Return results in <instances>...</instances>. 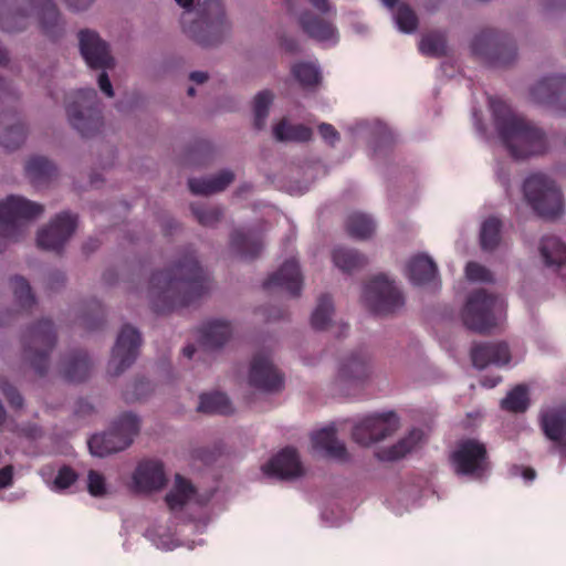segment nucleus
I'll use <instances>...</instances> for the list:
<instances>
[{
    "label": "nucleus",
    "mask_w": 566,
    "mask_h": 566,
    "mask_svg": "<svg viewBox=\"0 0 566 566\" xmlns=\"http://www.w3.org/2000/svg\"><path fill=\"white\" fill-rule=\"evenodd\" d=\"M195 494L192 483L176 474L174 488L166 494L165 501L170 511L181 510Z\"/></svg>",
    "instance_id": "obj_34"
},
{
    "label": "nucleus",
    "mask_w": 566,
    "mask_h": 566,
    "mask_svg": "<svg viewBox=\"0 0 566 566\" xmlns=\"http://www.w3.org/2000/svg\"><path fill=\"white\" fill-rule=\"evenodd\" d=\"M523 192L534 211L543 218H556L563 212V196L546 175H531L523 185Z\"/></svg>",
    "instance_id": "obj_8"
},
{
    "label": "nucleus",
    "mask_w": 566,
    "mask_h": 566,
    "mask_svg": "<svg viewBox=\"0 0 566 566\" xmlns=\"http://www.w3.org/2000/svg\"><path fill=\"white\" fill-rule=\"evenodd\" d=\"M65 275L60 271H55L50 275V289L55 290L64 284Z\"/></svg>",
    "instance_id": "obj_64"
},
{
    "label": "nucleus",
    "mask_w": 566,
    "mask_h": 566,
    "mask_svg": "<svg viewBox=\"0 0 566 566\" xmlns=\"http://www.w3.org/2000/svg\"><path fill=\"white\" fill-rule=\"evenodd\" d=\"M501 407L511 412H524L528 407L527 388L524 385H517L501 401Z\"/></svg>",
    "instance_id": "obj_46"
},
{
    "label": "nucleus",
    "mask_w": 566,
    "mask_h": 566,
    "mask_svg": "<svg viewBox=\"0 0 566 566\" xmlns=\"http://www.w3.org/2000/svg\"><path fill=\"white\" fill-rule=\"evenodd\" d=\"M291 73L302 87H313L321 81V72L312 62H297L292 65Z\"/></svg>",
    "instance_id": "obj_42"
},
{
    "label": "nucleus",
    "mask_w": 566,
    "mask_h": 566,
    "mask_svg": "<svg viewBox=\"0 0 566 566\" xmlns=\"http://www.w3.org/2000/svg\"><path fill=\"white\" fill-rule=\"evenodd\" d=\"M370 374V359L360 349L344 356L339 360L335 380L340 386H357L367 380Z\"/></svg>",
    "instance_id": "obj_18"
},
{
    "label": "nucleus",
    "mask_w": 566,
    "mask_h": 566,
    "mask_svg": "<svg viewBox=\"0 0 566 566\" xmlns=\"http://www.w3.org/2000/svg\"><path fill=\"white\" fill-rule=\"evenodd\" d=\"M495 130L510 155L515 159H525L542 155L547 149L544 132L512 108L499 97H490Z\"/></svg>",
    "instance_id": "obj_2"
},
{
    "label": "nucleus",
    "mask_w": 566,
    "mask_h": 566,
    "mask_svg": "<svg viewBox=\"0 0 566 566\" xmlns=\"http://www.w3.org/2000/svg\"><path fill=\"white\" fill-rule=\"evenodd\" d=\"M230 245L243 259H255L262 251V238L255 232L234 230L231 234Z\"/></svg>",
    "instance_id": "obj_30"
},
{
    "label": "nucleus",
    "mask_w": 566,
    "mask_h": 566,
    "mask_svg": "<svg viewBox=\"0 0 566 566\" xmlns=\"http://www.w3.org/2000/svg\"><path fill=\"white\" fill-rule=\"evenodd\" d=\"M185 9L181 17L184 32L202 46L216 45L229 30L221 0H203L198 3L196 18L192 15L195 0H175Z\"/></svg>",
    "instance_id": "obj_3"
},
{
    "label": "nucleus",
    "mask_w": 566,
    "mask_h": 566,
    "mask_svg": "<svg viewBox=\"0 0 566 566\" xmlns=\"http://www.w3.org/2000/svg\"><path fill=\"white\" fill-rule=\"evenodd\" d=\"M13 478V470L10 465L0 469V489L7 488L11 484Z\"/></svg>",
    "instance_id": "obj_62"
},
{
    "label": "nucleus",
    "mask_w": 566,
    "mask_h": 566,
    "mask_svg": "<svg viewBox=\"0 0 566 566\" xmlns=\"http://www.w3.org/2000/svg\"><path fill=\"white\" fill-rule=\"evenodd\" d=\"M280 45L289 53H296L300 50V44L296 39L290 36H282Z\"/></svg>",
    "instance_id": "obj_61"
},
{
    "label": "nucleus",
    "mask_w": 566,
    "mask_h": 566,
    "mask_svg": "<svg viewBox=\"0 0 566 566\" xmlns=\"http://www.w3.org/2000/svg\"><path fill=\"white\" fill-rule=\"evenodd\" d=\"M422 438L423 431L421 429H412L406 438L399 440L392 447L377 452V457L380 461L399 460L409 453Z\"/></svg>",
    "instance_id": "obj_33"
},
{
    "label": "nucleus",
    "mask_w": 566,
    "mask_h": 566,
    "mask_svg": "<svg viewBox=\"0 0 566 566\" xmlns=\"http://www.w3.org/2000/svg\"><path fill=\"white\" fill-rule=\"evenodd\" d=\"M399 418L395 412L366 417L352 432L353 440L360 446L381 441L397 431Z\"/></svg>",
    "instance_id": "obj_14"
},
{
    "label": "nucleus",
    "mask_w": 566,
    "mask_h": 566,
    "mask_svg": "<svg viewBox=\"0 0 566 566\" xmlns=\"http://www.w3.org/2000/svg\"><path fill=\"white\" fill-rule=\"evenodd\" d=\"M234 179L230 170H222L211 178H190L188 186L193 195L209 196L224 190Z\"/></svg>",
    "instance_id": "obj_31"
},
{
    "label": "nucleus",
    "mask_w": 566,
    "mask_h": 566,
    "mask_svg": "<svg viewBox=\"0 0 566 566\" xmlns=\"http://www.w3.org/2000/svg\"><path fill=\"white\" fill-rule=\"evenodd\" d=\"M531 97L537 104L566 113V76L552 75L539 80L531 87Z\"/></svg>",
    "instance_id": "obj_15"
},
{
    "label": "nucleus",
    "mask_w": 566,
    "mask_h": 566,
    "mask_svg": "<svg viewBox=\"0 0 566 566\" xmlns=\"http://www.w3.org/2000/svg\"><path fill=\"white\" fill-rule=\"evenodd\" d=\"M142 337L139 332L130 325H124L117 336L108 363V370L113 376L120 375L136 360Z\"/></svg>",
    "instance_id": "obj_13"
},
{
    "label": "nucleus",
    "mask_w": 566,
    "mask_h": 566,
    "mask_svg": "<svg viewBox=\"0 0 566 566\" xmlns=\"http://www.w3.org/2000/svg\"><path fill=\"white\" fill-rule=\"evenodd\" d=\"M77 218L70 212L57 214L51 223L38 231V248L60 251L75 231Z\"/></svg>",
    "instance_id": "obj_16"
},
{
    "label": "nucleus",
    "mask_w": 566,
    "mask_h": 566,
    "mask_svg": "<svg viewBox=\"0 0 566 566\" xmlns=\"http://www.w3.org/2000/svg\"><path fill=\"white\" fill-rule=\"evenodd\" d=\"M70 9L75 11L86 10L94 0H64Z\"/></svg>",
    "instance_id": "obj_63"
},
{
    "label": "nucleus",
    "mask_w": 566,
    "mask_h": 566,
    "mask_svg": "<svg viewBox=\"0 0 566 566\" xmlns=\"http://www.w3.org/2000/svg\"><path fill=\"white\" fill-rule=\"evenodd\" d=\"M13 295L22 310L31 307L34 297L29 282L22 276H15L10 281Z\"/></svg>",
    "instance_id": "obj_48"
},
{
    "label": "nucleus",
    "mask_w": 566,
    "mask_h": 566,
    "mask_svg": "<svg viewBox=\"0 0 566 566\" xmlns=\"http://www.w3.org/2000/svg\"><path fill=\"white\" fill-rule=\"evenodd\" d=\"M334 264L345 273H352L367 264L365 255L356 250L338 247L333 251Z\"/></svg>",
    "instance_id": "obj_39"
},
{
    "label": "nucleus",
    "mask_w": 566,
    "mask_h": 566,
    "mask_svg": "<svg viewBox=\"0 0 566 566\" xmlns=\"http://www.w3.org/2000/svg\"><path fill=\"white\" fill-rule=\"evenodd\" d=\"M450 460L459 475L481 478L489 470L488 450L476 439L461 440L451 453Z\"/></svg>",
    "instance_id": "obj_12"
},
{
    "label": "nucleus",
    "mask_w": 566,
    "mask_h": 566,
    "mask_svg": "<svg viewBox=\"0 0 566 566\" xmlns=\"http://www.w3.org/2000/svg\"><path fill=\"white\" fill-rule=\"evenodd\" d=\"M150 389V384L149 381L145 380V379H140L138 381L135 382L134 385V394L133 396L129 395V392H126L125 394V399L127 401H130V400H140L145 397L146 395V391H148Z\"/></svg>",
    "instance_id": "obj_59"
},
{
    "label": "nucleus",
    "mask_w": 566,
    "mask_h": 566,
    "mask_svg": "<svg viewBox=\"0 0 566 566\" xmlns=\"http://www.w3.org/2000/svg\"><path fill=\"white\" fill-rule=\"evenodd\" d=\"M407 275L413 285H429L438 281V268L431 258L418 254L407 264Z\"/></svg>",
    "instance_id": "obj_26"
},
{
    "label": "nucleus",
    "mask_w": 566,
    "mask_h": 566,
    "mask_svg": "<svg viewBox=\"0 0 566 566\" xmlns=\"http://www.w3.org/2000/svg\"><path fill=\"white\" fill-rule=\"evenodd\" d=\"M263 287L268 291L280 289L294 297L300 296L303 287V276L298 262L293 258L286 260L276 272L264 281Z\"/></svg>",
    "instance_id": "obj_19"
},
{
    "label": "nucleus",
    "mask_w": 566,
    "mask_h": 566,
    "mask_svg": "<svg viewBox=\"0 0 566 566\" xmlns=\"http://www.w3.org/2000/svg\"><path fill=\"white\" fill-rule=\"evenodd\" d=\"M92 361L84 350H75L63 360L61 373L69 382H82L91 373Z\"/></svg>",
    "instance_id": "obj_28"
},
{
    "label": "nucleus",
    "mask_w": 566,
    "mask_h": 566,
    "mask_svg": "<svg viewBox=\"0 0 566 566\" xmlns=\"http://www.w3.org/2000/svg\"><path fill=\"white\" fill-rule=\"evenodd\" d=\"M472 364L478 369L489 365L504 366L511 360L510 348L504 342L479 343L471 348Z\"/></svg>",
    "instance_id": "obj_20"
},
{
    "label": "nucleus",
    "mask_w": 566,
    "mask_h": 566,
    "mask_svg": "<svg viewBox=\"0 0 566 566\" xmlns=\"http://www.w3.org/2000/svg\"><path fill=\"white\" fill-rule=\"evenodd\" d=\"M18 0H0V29L4 32H20L27 28V17L15 10Z\"/></svg>",
    "instance_id": "obj_35"
},
{
    "label": "nucleus",
    "mask_w": 566,
    "mask_h": 566,
    "mask_svg": "<svg viewBox=\"0 0 566 566\" xmlns=\"http://www.w3.org/2000/svg\"><path fill=\"white\" fill-rule=\"evenodd\" d=\"M363 298L369 311L379 316L392 314L405 305L402 292L384 274L365 284Z\"/></svg>",
    "instance_id": "obj_10"
},
{
    "label": "nucleus",
    "mask_w": 566,
    "mask_h": 566,
    "mask_svg": "<svg viewBox=\"0 0 566 566\" xmlns=\"http://www.w3.org/2000/svg\"><path fill=\"white\" fill-rule=\"evenodd\" d=\"M78 479V474L69 465H63L59 469L52 489L55 491H63L72 486Z\"/></svg>",
    "instance_id": "obj_51"
},
{
    "label": "nucleus",
    "mask_w": 566,
    "mask_h": 566,
    "mask_svg": "<svg viewBox=\"0 0 566 566\" xmlns=\"http://www.w3.org/2000/svg\"><path fill=\"white\" fill-rule=\"evenodd\" d=\"M395 20L400 31L410 33L413 32L418 27V18L412 9L407 4L398 7Z\"/></svg>",
    "instance_id": "obj_50"
},
{
    "label": "nucleus",
    "mask_w": 566,
    "mask_h": 566,
    "mask_svg": "<svg viewBox=\"0 0 566 566\" xmlns=\"http://www.w3.org/2000/svg\"><path fill=\"white\" fill-rule=\"evenodd\" d=\"M56 344V331L52 321L38 318V378L46 374L48 356Z\"/></svg>",
    "instance_id": "obj_25"
},
{
    "label": "nucleus",
    "mask_w": 566,
    "mask_h": 566,
    "mask_svg": "<svg viewBox=\"0 0 566 566\" xmlns=\"http://www.w3.org/2000/svg\"><path fill=\"white\" fill-rule=\"evenodd\" d=\"M104 323V311L99 303L94 304V308L92 310L91 317L84 318V325L87 329H96Z\"/></svg>",
    "instance_id": "obj_56"
},
{
    "label": "nucleus",
    "mask_w": 566,
    "mask_h": 566,
    "mask_svg": "<svg viewBox=\"0 0 566 566\" xmlns=\"http://www.w3.org/2000/svg\"><path fill=\"white\" fill-rule=\"evenodd\" d=\"M472 53L493 67L511 65L516 60V45L510 35L492 29L476 34L471 43Z\"/></svg>",
    "instance_id": "obj_7"
},
{
    "label": "nucleus",
    "mask_w": 566,
    "mask_h": 566,
    "mask_svg": "<svg viewBox=\"0 0 566 566\" xmlns=\"http://www.w3.org/2000/svg\"><path fill=\"white\" fill-rule=\"evenodd\" d=\"M38 28L52 41L62 36L64 22L52 0H38Z\"/></svg>",
    "instance_id": "obj_23"
},
{
    "label": "nucleus",
    "mask_w": 566,
    "mask_h": 566,
    "mask_svg": "<svg viewBox=\"0 0 566 566\" xmlns=\"http://www.w3.org/2000/svg\"><path fill=\"white\" fill-rule=\"evenodd\" d=\"M140 429L138 417L132 412H125L113 422L111 428L94 434L88 440V448L93 455L104 458L128 448Z\"/></svg>",
    "instance_id": "obj_4"
},
{
    "label": "nucleus",
    "mask_w": 566,
    "mask_h": 566,
    "mask_svg": "<svg viewBox=\"0 0 566 566\" xmlns=\"http://www.w3.org/2000/svg\"><path fill=\"white\" fill-rule=\"evenodd\" d=\"M0 390L3 396L7 398L9 405L13 409H20L23 407V398L20 392L9 384L8 380H0Z\"/></svg>",
    "instance_id": "obj_55"
},
{
    "label": "nucleus",
    "mask_w": 566,
    "mask_h": 566,
    "mask_svg": "<svg viewBox=\"0 0 566 566\" xmlns=\"http://www.w3.org/2000/svg\"><path fill=\"white\" fill-rule=\"evenodd\" d=\"M208 290V274L199 264L195 251L188 248L170 268L153 273L148 297L153 310L165 314L191 305Z\"/></svg>",
    "instance_id": "obj_1"
},
{
    "label": "nucleus",
    "mask_w": 566,
    "mask_h": 566,
    "mask_svg": "<svg viewBox=\"0 0 566 566\" xmlns=\"http://www.w3.org/2000/svg\"><path fill=\"white\" fill-rule=\"evenodd\" d=\"M545 436L555 442H559L566 432V418L563 413L553 412L542 419Z\"/></svg>",
    "instance_id": "obj_45"
},
{
    "label": "nucleus",
    "mask_w": 566,
    "mask_h": 566,
    "mask_svg": "<svg viewBox=\"0 0 566 566\" xmlns=\"http://www.w3.org/2000/svg\"><path fill=\"white\" fill-rule=\"evenodd\" d=\"M263 471L266 475L281 480H290L303 474L298 454L293 448H285L279 452L263 467Z\"/></svg>",
    "instance_id": "obj_21"
},
{
    "label": "nucleus",
    "mask_w": 566,
    "mask_h": 566,
    "mask_svg": "<svg viewBox=\"0 0 566 566\" xmlns=\"http://www.w3.org/2000/svg\"><path fill=\"white\" fill-rule=\"evenodd\" d=\"M57 175L55 165L45 157L38 156V188L52 181Z\"/></svg>",
    "instance_id": "obj_52"
},
{
    "label": "nucleus",
    "mask_w": 566,
    "mask_h": 566,
    "mask_svg": "<svg viewBox=\"0 0 566 566\" xmlns=\"http://www.w3.org/2000/svg\"><path fill=\"white\" fill-rule=\"evenodd\" d=\"M80 51L86 64L91 69L103 70L98 75V86L108 97L114 96V91L106 69L114 67V59L111 55L108 44L92 30H81L78 32Z\"/></svg>",
    "instance_id": "obj_9"
},
{
    "label": "nucleus",
    "mask_w": 566,
    "mask_h": 566,
    "mask_svg": "<svg viewBox=\"0 0 566 566\" xmlns=\"http://www.w3.org/2000/svg\"><path fill=\"white\" fill-rule=\"evenodd\" d=\"M133 480L140 491L159 490L167 482L163 463L154 460L140 462Z\"/></svg>",
    "instance_id": "obj_24"
},
{
    "label": "nucleus",
    "mask_w": 566,
    "mask_h": 566,
    "mask_svg": "<svg viewBox=\"0 0 566 566\" xmlns=\"http://www.w3.org/2000/svg\"><path fill=\"white\" fill-rule=\"evenodd\" d=\"M95 413L94 406L86 399L80 398L74 406V416L78 419H88Z\"/></svg>",
    "instance_id": "obj_58"
},
{
    "label": "nucleus",
    "mask_w": 566,
    "mask_h": 566,
    "mask_svg": "<svg viewBox=\"0 0 566 566\" xmlns=\"http://www.w3.org/2000/svg\"><path fill=\"white\" fill-rule=\"evenodd\" d=\"M312 444L315 450L324 451L329 458L340 461L348 459V452L344 443L337 440L334 427L323 428L312 436Z\"/></svg>",
    "instance_id": "obj_27"
},
{
    "label": "nucleus",
    "mask_w": 566,
    "mask_h": 566,
    "mask_svg": "<svg viewBox=\"0 0 566 566\" xmlns=\"http://www.w3.org/2000/svg\"><path fill=\"white\" fill-rule=\"evenodd\" d=\"M4 115L0 116V144L9 149L19 148L27 138V128L24 123L17 120L11 125L4 126Z\"/></svg>",
    "instance_id": "obj_38"
},
{
    "label": "nucleus",
    "mask_w": 566,
    "mask_h": 566,
    "mask_svg": "<svg viewBox=\"0 0 566 566\" xmlns=\"http://www.w3.org/2000/svg\"><path fill=\"white\" fill-rule=\"evenodd\" d=\"M87 490L92 496H104L106 494V481L104 475L95 470H90L87 474Z\"/></svg>",
    "instance_id": "obj_53"
},
{
    "label": "nucleus",
    "mask_w": 566,
    "mask_h": 566,
    "mask_svg": "<svg viewBox=\"0 0 566 566\" xmlns=\"http://www.w3.org/2000/svg\"><path fill=\"white\" fill-rule=\"evenodd\" d=\"M345 228L349 237L357 240H366L375 232L376 224L368 214L352 212L346 219Z\"/></svg>",
    "instance_id": "obj_36"
},
{
    "label": "nucleus",
    "mask_w": 566,
    "mask_h": 566,
    "mask_svg": "<svg viewBox=\"0 0 566 566\" xmlns=\"http://www.w3.org/2000/svg\"><path fill=\"white\" fill-rule=\"evenodd\" d=\"M71 126L83 137L94 136L103 125L101 103L94 88L74 92L66 105Z\"/></svg>",
    "instance_id": "obj_5"
},
{
    "label": "nucleus",
    "mask_w": 566,
    "mask_h": 566,
    "mask_svg": "<svg viewBox=\"0 0 566 566\" xmlns=\"http://www.w3.org/2000/svg\"><path fill=\"white\" fill-rule=\"evenodd\" d=\"M503 310L502 298L480 289L469 295L462 311V321L467 328L485 334L497 325V315Z\"/></svg>",
    "instance_id": "obj_6"
},
{
    "label": "nucleus",
    "mask_w": 566,
    "mask_h": 566,
    "mask_svg": "<svg viewBox=\"0 0 566 566\" xmlns=\"http://www.w3.org/2000/svg\"><path fill=\"white\" fill-rule=\"evenodd\" d=\"M200 344L207 349L222 347L232 335L229 322L221 319L209 321L199 329Z\"/></svg>",
    "instance_id": "obj_29"
},
{
    "label": "nucleus",
    "mask_w": 566,
    "mask_h": 566,
    "mask_svg": "<svg viewBox=\"0 0 566 566\" xmlns=\"http://www.w3.org/2000/svg\"><path fill=\"white\" fill-rule=\"evenodd\" d=\"M465 275L468 280L475 282H492L493 275L485 266L476 263L469 262L465 266Z\"/></svg>",
    "instance_id": "obj_54"
},
{
    "label": "nucleus",
    "mask_w": 566,
    "mask_h": 566,
    "mask_svg": "<svg viewBox=\"0 0 566 566\" xmlns=\"http://www.w3.org/2000/svg\"><path fill=\"white\" fill-rule=\"evenodd\" d=\"M318 133L322 138L331 146H335V144L340 139L339 133L333 125L327 123H322L318 125Z\"/></svg>",
    "instance_id": "obj_57"
},
{
    "label": "nucleus",
    "mask_w": 566,
    "mask_h": 566,
    "mask_svg": "<svg viewBox=\"0 0 566 566\" xmlns=\"http://www.w3.org/2000/svg\"><path fill=\"white\" fill-rule=\"evenodd\" d=\"M191 211L197 221L205 227H213L223 216L222 209L218 206L191 205Z\"/></svg>",
    "instance_id": "obj_49"
},
{
    "label": "nucleus",
    "mask_w": 566,
    "mask_h": 566,
    "mask_svg": "<svg viewBox=\"0 0 566 566\" xmlns=\"http://www.w3.org/2000/svg\"><path fill=\"white\" fill-rule=\"evenodd\" d=\"M539 252L546 266L566 268V244L557 237H544L541 241Z\"/></svg>",
    "instance_id": "obj_32"
},
{
    "label": "nucleus",
    "mask_w": 566,
    "mask_h": 566,
    "mask_svg": "<svg viewBox=\"0 0 566 566\" xmlns=\"http://www.w3.org/2000/svg\"><path fill=\"white\" fill-rule=\"evenodd\" d=\"M274 137L280 142L305 143L312 139L313 132L303 124L291 125L286 119H282L273 128Z\"/></svg>",
    "instance_id": "obj_37"
},
{
    "label": "nucleus",
    "mask_w": 566,
    "mask_h": 566,
    "mask_svg": "<svg viewBox=\"0 0 566 566\" xmlns=\"http://www.w3.org/2000/svg\"><path fill=\"white\" fill-rule=\"evenodd\" d=\"M298 24L307 36L318 42L336 41L337 39V30L333 22L308 10L300 14Z\"/></svg>",
    "instance_id": "obj_22"
},
{
    "label": "nucleus",
    "mask_w": 566,
    "mask_h": 566,
    "mask_svg": "<svg viewBox=\"0 0 566 566\" xmlns=\"http://www.w3.org/2000/svg\"><path fill=\"white\" fill-rule=\"evenodd\" d=\"M199 412L205 413H220V415H230L232 412V407L227 395L216 391L210 394H201L200 401L198 406Z\"/></svg>",
    "instance_id": "obj_40"
},
{
    "label": "nucleus",
    "mask_w": 566,
    "mask_h": 566,
    "mask_svg": "<svg viewBox=\"0 0 566 566\" xmlns=\"http://www.w3.org/2000/svg\"><path fill=\"white\" fill-rule=\"evenodd\" d=\"M35 216V203L19 196L0 201V238L18 240L24 232V223Z\"/></svg>",
    "instance_id": "obj_11"
},
{
    "label": "nucleus",
    "mask_w": 566,
    "mask_h": 566,
    "mask_svg": "<svg viewBox=\"0 0 566 566\" xmlns=\"http://www.w3.org/2000/svg\"><path fill=\"white\" fill-rule=\"evenodd\" d=\"M419 50L423 55L440 57L446 54L447 41L441 32H429L422 35Z\"/></svg>",
    "instance_id": "obj_43"
},
{
    "label": "nucleus",
    "mask_w": 566,
    "mask_h": 566,
    "mask_svg": "<svg viewBox=\"0 0 566 566\" xmlns=\"http://www.w3.org/2000/svg\"><path fill=\"white\" fill-rule=\"evenodd\" d=\"M33 333H34V329L32 326H30L28 328V333L27 335L23 336V346H24V349L25 352H28V358L30 360L31 364H33L34 361V353H33V348H32V345H33Z\"/></svg>",
    "instance_id": "obj_60"
},
{
    "label": "nucleus",
    "mask_w": 566,
    "mask_h": 566,
    "mask_svg": "<svg viewBox=\"0 0 566 566\" xmlns=\"http://www.w3.org/2000/svg\"><path fill=\"white\" fill-rule=\"evenodd\" d=\"M273 102V94L271 91L265 90L256 94L253 103L254 112V126L256 129H262L265 126V120L269 115V108Z\"/></svg>",
    "instance_id": "obj_47"
},
{
    "label": "nucleus",
    "mask_w": 566,
    "mask_h": 566,
    "mask_svg": "<svg viewBox=\"0 0 566 566\" xmlns=\"http://www.w3.org/2000/svg\"><path fill=\"white\" fill-rule=\"evenodd\" d=\"M334 311L332 297L328 294H323L317 302V305L312 314L311 324L316 331L326 329L331 321V315Z\"/></svg>",
    "instance_id": "obj_44"
},
{
    "label": "nucleus",
    "mask_w": 566,
    "mask_h": 566,
    "mask_svg": "<svg viewBox=\"0 0 566 566\" xmlns=\"http://www.w3.org/2000/svg\"><path fill=\"white\" fill-rule=\"evenodd\" d=\"M502 222L496 217L488 218L481 227L480 242L484 251H493L501 241Z\"/></svg>",
    "instance_id": "obj_41"
},
{
    "label": "nucleus",
    "mask_w": 566,
    "mask_h": 566,
    "mask_svg": "<svg viewBox=\"0 0 566 566\" xmlns=\"http://www.w3.org/2000/svg\"><path fill=\"white\" fill-rule=\"evenodd\" d=\"M249 382L260 390L272 392L283 388L284 378L266 354L258 353L251 361Z\"/></svg>",
    "instance_id": "obj_17"
}]
</instances>
